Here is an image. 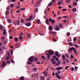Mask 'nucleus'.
I'll list each match as a JSON object with an SVG mask.
<instances>
[{
	"mask_svg": "<svg viewBox=\"0 0 80 80\" xmlns=\"http://www.w3.org/2000/svg\"><path fill=\"white\" fill-rule=\"evenodd\" d=\"M51 61L52 62V64L54 65L56 64L57 62L56 61H55V59H54L53 58L51 59Z\"/></svg>",
	"mask_w": 80,
	"mask_h": 80,
	"instance_id": "f257e3e1",
	"label": "nucleus"
},
{
	"mask_svg": "<svg viewBox=\"0 0 80 80\" xmlns=\"http://www.w3.org/2000/svg\"><path fill=\"white\" fill-rule=\"evenodd\" d=\"M34 58L32 56H31L30 58H28L29 61L32 62L33 61Z\"/></svg>",
	"mask_w": 80,
	"mask_h": 80,
	"instance_id": "f03ea898",
	"label": "nucleus"
},
{
	"mask_svg": "<svg viewBox=\"0 0 80 80\" xmlns=\"http://www.w3.org/2000/svg\"><path fill=\"white\" fill-rule=\"evenodd\" d=\"M32 17H32V15H31L30 16L29 18H27L26 19V21H30L32 19Z\"/></svg>",
	"mask_w": 80,
	"mask_h": 80,
	"instance_id": "7ed1b4c3",
	"label": "nucleus"
},
{
	"mask_svg": "<svg viewBox=\"0 0 80 80\" xmlns=\"http://www.w3.org/2000/svg\"><path fill=\"white\" fill-rule=\"evenodd\" d=\"M72 50H73V52L75 53V54L76 55H77V53H78V51H77L73 47L72 48Z\"/></svg>",
	"mask_w": 80,
	"mask_h": 80,
	"instance_id": "20e7f679",
	"label": "nucleus"
},
{
	"mask_svg": "<svg viewBox=\"0 0 80 80\" xmlns=\"http://www.w3.org/2000/svg\"><path fill=\"white\" fill-rule=\"evenodd\" d=\"M49 20L52 24H54L55 22V21L54 20L52 19L51 18H49Z\"/></svg>",
	"mask_w": 80,
	"mask_h": 80,
	"instance_id": "39448f33",
	"label": "nucleus"
},
{
	"mask_svg": "<svg viewBox=\"0 0 80 80\" xmlns=\"http://www.w3.org/2000/svg\"><path fill=\"white\" fill-rule=\"evenodd\" d=\"M50 34L52 35H55L56 34V32L50 31L49 32Z\"/></svg>",
	"mask_w": 80,
	"mask_h": 80,
	"instance_id": "423d86ee",
	"label": "nucleus"
},
{
	"mask_svg": "<svg viewBox=\"0 0 80 80\" xmlns=\"http://www.w3.org/2000/svg\"><path fill=\"white\" fill-rule=\"evenodd\" d=\"M57 62H56V65L57 66H59L60 64H61L60 60H59V61H57Z\"/></svg>",
	"mask_w": 80,
	"mask_h": 80,
	"instance_id": "0eeeda50",
	"label": "nucleus"
},
{
	"mask_svg": "<svg viewBox=\"0 0 80 80\" xmlns=\"http://www.w3.org/2000/svg\"><path fill=\"white\" fill-rule=\"evenodd\" d=\"M63 68L62 67H58L56 68V70H60Z\"/></svg>",
	"mask_w": 80,
	"mask_h": 80,
	"instance_id": "6e6552de",
	"label": "nucleus"
},
{
	"mask_svg": "<svg viewBox=\"0 0 80 80\" xmlns=\"http://www.w3.org/2000/svg\"><path fill=\"white\" fill-rule=\"evenodd\" d=\"M48 53L51 55H52L54 54V52L51 51H49Z\"/></svg>",
	"mask_w": 80,
	"mask_h": 80,
	"instance_id": "1a4fd4ad",
	"label": "nucleus"
},
{
	"mask_svg": "<svg viewBox=\"0 0 80 80\" xmlns=\"http://www.w3.org/2000/svg\"><path fill=\"white\" fill-rule=\"evenodd\" d=\"M6 65V63L5 61H3L2 62V67H4Z\"/></svg>",
	"mask_w": 80,
	"mask_h": 80,
	"instance_id": "9d476101",
	"label": "nucleus"
},
{
	"mask_svg": "<svg viewBox=\"0 0 80 80\" xmlns=\"http://www.w3.org/2000/svg\"><path fill=\"white\" fill-rule=\"evenodd\" d=\"M73 47L72 48H70V49H68V51L69 52L71 53L72 52V51L73 50Z\"/></svg>",
	"mask_w": 80,
	"mask_h": 80,
	"instance_id": "9b49d317",
	"label": "nucleus"
},
{
	"mask_svg": "<svg viewBox=\"0 0 80 80\" xmlns=\"http://www.w3.org/2000/svg\"><path fill=\"white\" fill-rule=\"evenodd\" d=\"M2 31H3V32H2V34H3V35H5L6 34H7V32L5 30V29H3L2 30Z\"/></svg>",
	"mask_w": 80,
	"mask_h": 80,
	"instance_id": "f8f14e48",
	"label": "nucleus"
},
{
	"mask_svg": "<svg viewBox=\"0 0 80 80\" xmlns=\"http://www.w3.org/2000/svg\"><path fill=\"white\" fill-rule=\"evenodd\" d=\"M43 73L44 74V76H47L48 75V73L46 71H44L43 72Z\"/></svg>",
	"mask_w": 80,
	"mask_h": 80,
	"instance_id": "ddd939ff",
	"label": "nucleus"
},
{
	"mask_svg": "<svg viewBox=\"0 0 80 80\" xmlns=\"http://www.w3.org/2000/svg\"><path fill=\"white\" fill-rule=\"evenodd\" d=\"M45 22L46 24H47L48 25H49V20L48 19H46V21H45Z\"/></svg>",
	"mask_w": 80,
	"mask_h": 80,
	"instance_id": "4468645a",
	"label": "nucleus"
},
{
	"mask_svg": "<svg viewBox=\"0 0 80 80\" xmlns=\"http://www.w3.org/2000/svg\"><path fill=\"white\" fill-rule=\"evenodd\" d=\"M31 24L30 22H28L26 24V25L27 27H29V26H31Z\"/></svg>",
	"mask_w": 80,
	"mask_h": 80,
	"instance_id": "2eb2a0df",
	"label": "nucleus"
},
{
	"mask_svg": "<svg viewBox=\"0 0 80 80\" xmlns=\"http://www.w3.org/2000/svg\"><path fill=\"white\" fill-rule=\"evenodd\" d=\"M19 46H20V44L19 43H17L15 45V47L16 48H18L19 47Z\"/></svg>",
	"mask_w": 80,
	"mask_h": 80,
	"instance_id": "dca6fc26",
	"label": "nucleus"
},
{
	"mask_svg": "<svg viewBox=\"0 0 80 80\" xmlns=\"http://www.w3.org/2000/svg\"><path fill=\"white\" fill-rule=\"evenodd\" d=\"M69 45L71 46V47H73V44L72 42H70L69 43Z\"/></svg>",
	"mask_w": 80,
	"mask_h": 80,
	"instance_id": "f3484780",
	"label": "nucleus"
},
{
	"mask_svg": "<svg viewBox=\"0 0 80 80\" xmlns=\"http://www.w3.org/2000/svg\"><path fill=\"white\" fill-rule=\"evenodd\" d=\"M40 80H45L43 76H41L40 77Z\"/></svg>",
	"mask_w": 80,
	"mask_h": 80,
	"instance_id": "a211bd4d",
	"label": "nucleus"
},
{
	"mask_svg": "<svg viewBox=\"0 0 80 80\" xmlns=\"http://www.w3.org/2000/svg\"><path fill=\"white\" fill-rule=\"evenodd\" d=\"M53 28L51 26H49V30H52Z\"/></svg>",
	"mask_w": 80,
	"mask_h": 80,
	"instance_id": "6ab92c4d",
	"label": "nucleus"
},
{
	"mask_svg": "<svg viewBox=\"0 0 80 80\" xmlns=\"http://www.w3.org/2000/svg\"><path fill=\"white\" fill-rule=\"evenodd\" d=\"M56 29L57 30H59L60 28L58 26H56Z\"/></svg>",
	"mask_w": 80,
	"mask_h": 80,
	"instance_id": "aec40b11",
	"label": "nucleus"
},
{
	"mask_svg": "<svg viewBox=\"0 0 80 80\" xmlns=\"http://www.w3.org/2000/svg\"><path fill=\"white\" fill-rule=\"evenodd\" d=\"M72 11L74 12H76L77 11V9L75 8H73L72 9Z\"/></svg>",
	"mask_w": 80,
	"mask_h": 80,
	"instance_id": "412c9836",
	"label": "nucleus"
},
{
	"mask_svg": "<svg viewBox=\"0 0 80 80\" xmlns=\"http://www.w3.org/2000/svg\"><path fill=\"white\" fill-rule=\"evenodd\" d=\"M7 21L8 23H11L12 22V21L11 19H8Z\"/></svg>",
	"mask_w": 80,
	"mask_h": 80,
	"instance_id": "4be33fe9",
	"label": "nucleus"
},
{
	"mask_svg": "<svg viewBox=\"0 0 80 80\" xmlns=\"http://www.w3.org/2000/svg\"><path fill=\"white\" fill-rule=\"evenodd\" d=\"M46 54L47 55V57L48 59H49L50 56V54H48L47 53Z\"/></svg>",
	"mask_w": 80,
	"mask_h": 80,
	"instance_id": "5701e85b",
	"label": "nucleus"
},
{
	"mask_svg": "<svg viewBox=\"0 0 80 80\" xmlns=\"http://www.w3.org/2000/svg\"><path fill=\"white\" fill-rule=\"evenodd\" d=\"M2 42H3V43H4V44H6L8 42V41L7 40H5L4 41H3Z\"/></svg>",
	"mask_w": 80,
	"mask_h": 80,
	"instance_id": "b1692460",
	"label": "nucleus"
},
{
	"mask_svg": "<svg viewBox=\"0 0 80 80\" xmlns=\"http://www.w3.org/2000/svg\"><path fill=\"white\" fill-rule=\"evenodd\" d=\"M9 11H7L6 12V15H9Z\"/></svg>",
	"mask_w": 80,
	"mask_h": 80,
	"instance_id": "393cba45",
	"label": "nucleus"
},
{
	"mask_svg": "<svg viewBox=\"0 0 80 80\" xmlns=\"http://www.w3.org/2000/svg\"><path fill=\"white\" fill-rule=\"evenodd\" d=\"M27 37L28 38H30L31 37V35L30 34H28L27 35Z\"/></svg>",
	"mask_w": 80,
	"mask_h": 80,
	"instance_id": "a878e982",
	"label": "nucleus"
},
{
	"mask_svg": "<svg viewBox=\"0 0 80 80\" xmlns=\"http://www.w3.org/2000/svg\"><path fill=\"white\" fill-rule=\"evenodd\" d=\"M19 35L21 36H22L23 35V32H21L20 33Z\"/></svg>",
	"mask_w": 80,
	"mask_h": 80,
	"instance_id": "bb28decb",
	"label": "nucleus"
},
{
	"mask_svg": "<svg viewBox=\"0 0 80 80\" xmlns=\"http://www.w3.org/2000/svg\"><path fill=\"white\" fill-rule=\"evenodd\" d=\"M77 3L76 2H73V5H74L76 6L77 5Z\"/></svg>",
	"mask_w": 80,
	"mask_h": 80,
	"instance_id": "cd10ccee",
	"label": "nucleus"
},
{
	"mask_svg": "<svg viewBox=\"0 0 80 80\" xmlns=\"http://www.w3.org/2000/svg\"><path fill=\"white\" fill-rule=\"evenodd\" d=\"M37 22L38 24L40 23V21L39 19H38L37 20Z\"/></svg>",
	"mask_w": 80,
	"mask_h": 80,
	"instance_id": "c85d7f7f",
	"label": "nucleus"
},
{
	"mask_svg": "<svg viewBox=\"0 0 80 80\" xmlns=\"http://www.w3.org/2000/svg\"><path fill=\"white\" fill-rule=\"evenodd\" d=\"M62 58L63 60H65L66 59V57L65 55H63L62 56Z\"/></svg>",
	"mask_w": 80,
	"mask_h": 80,
	"instance_id": "c756f323",
	"label": "nucleus"
},
{
	"mask_svg": "<svg viewBox=\"0 0 80 80\" xmlns=\"http://www.w3.org/2000/svg\"><path fill=\"white\" fill-rule=\"evenodd\" d=\"M15 41L16 42H17L18 41V39L17 38H15Z\"/></svg>",
	"mask_w": 80,
	"mask_h": 80,
	"instance_id": "7c9ffc66",
	"label": "nucleus"
},
{
	"mask_svg": "<svg viewBox=\"0 0 80 80\" xmlns=\"http://www.w3.org/2000/svg\"><path fill=\"white\" fill-rule=\"evenodd\" d=\"M57 77H58V79H61L62 78L60 76H59L58 75L57 76Z\"/></svg>",
	"mask_w": 80,
	"mask_h": 80,
	"instance_id": "2f4dec72",
	"label": "nucleus"
},
{
	"mask_svg": "<svg viewBox=\"0 0 80 80\" xmlns=\"http://www.w3.org/2000/svg\"><path fill=\"white\" fill-rule=\"evenodd\" d=\"M41 57L42 58V59H46V57L44 56H43V55Z\"/></svg>",
	"mask_w": 80,
	"mask_h": 80,
	"instance_id": "473e14b6",
	"label": "nucleus"
},
{
	"mask_svg": "<svg viewBox=\"0 0 80 80\" xmlns=\"http://www.w3.org/2000/svg\"><path fill=\"white\" fill-rule=\"evenodd\" d=\"M10 56H8L6 57V59L8 60L9 59Z\"/></svg>",
	"mask_w": 80,
	"mask_h": 80,
	"instance_id": "72a5a7b5",
	"label": "nucleus"
},
{
	"mask_svg": "<svg viewBox=\"0 0 80 80\" xmlns=\"http://www.w3.org/2000/svg\"><path fill=\"white\" fill-rule=\"evenodd\" d=\"M74 47H75V48H79V47L78 46V45H77L76 44H74Z\"/></svg>",
	"mask_w": 80,
	"mask_h": 80,
	"instance_id": "f704fd0d",
	"label": "nucleus"
},
{
	"mask_svg": "<svg viewBox=\"0 0 80 80\" xmlns=\"http://www.w3.org/2000/svg\"><path fill=\"white\" fill-rule=\"evenodd\" d=\"M20 80H24V78L22 77L20 78Z\"/></svg>",
	"mask_w": 80,
	"mask_h": 80,
	"instance_id": "c9c22d12",
	"label": "nucleus"
},
{
	"mask_svg": "<svg viewBox=\"0 0 80 80\" xmlns=\"http://www.w3.org/2000/svg\"><path fill=\"white\" fill-rule=\"evenodd\" d=\"M10 7L11 8H13L14 7V5L13 4H11Z\"/></svg>",
	"mask_w": 80,
	"mask_h": 80,
	"instance_id": "e433bc0d",
	"label": "nucleus"
},
{
	"mask_svg": "<svg viewBox=\"0 0 80 80\" xmlns=\"http://www.w3.org/2000/svg\"><path fill=\"white\" fill-rule=\"evenodd\" d=\"M67 35L68 36H69L70 35V33L69 32H68Z\"/></svg>",
	"mask_w": 80,
	"mask_h": 80,
	"instance_id": "4c0bfd02",
	"label": "nucleus"
},
{
	"mask_svg": "<svg viewBox=\"0 0 80 80\" xmlns=\"http://www.w3.org/2000/svg\"><path fill=\"white\" fill-rule=\"evenodd\" d=\"M19 39L20 40H22L23 39V37L22 36H20L19 38Z\"/></svg>",
	"mask_w": 80,
	"mask_h": 80,
	"instance_id": "58836bf2",
	"label": "nucleus"
},
{
	"mask_svg": "<svg viewBox=\"0 0 80 80\" xmlns=\"http://www.w3.org/2000/svg\"><path fill=\"white\" fill-rule=\"evenodd\" d=\"M58 54V52L57 51H56L55 52V56H57Z\"/></svg>",
	"mask_w": 80,
	"mask_h": 80,
	"instance_id": "ea45409f",
	"label": "nucleus"
},
{
	"mask_svg": "<svg viewBox=\"0 0 80 80\" xmlns=\"http://www.w3.org/2000/svg\"><path fill=\"white\" fill-rule=\"evenodd\" d=\"M10 52L11 53V55H12L13 53V50H10Z\"/></svg>",
	"mask_w": 80,
	"mask_h": 80,
	"instance_id": "a19ab883",
	"label": "nucleus"
},
{
	"mask_svg": "<svg viewBox=\"0 0 80 80\" xmlns=\"http://www.w3.org/2000/svg\"><path fill=\"white\" fill-rule=\"evenodd\" d=\"M59 26L60 27H61V28H63V25L62 24H59Z\"/></svg>",
	"mask_w": 80,
	"mask_h": 80,
	"instance_id": "79ce46f5",
	"label": "nucleus"
},
{
	"mask_svg": "<svg viewBox=\"0 0 80 80\" xmlns=\"http://www.w3.org/2000/svg\"><path fill=\"white\" fill-rule=\"evenodd\" d=\"M74 58V56L72 55H71V58L72 59Z\"/></svg>",
	"mask_w": 80,
	"mask_h": 80,
	"instance_id": "37998d69",
	"label": "nucleus"
},
{
	"mask_svg": "<svg viewBox=\"0 0 80 80\" xmlns=\"http://www.w3.org/2000/svg\"><path fill=\"white\" fill-rule=\"evenodd\" d=\"M38 33L39 34L41 35V36H42L43 35L42 34V32H38Z\"/></svg>",
	"mask_w": 80,
	"mask_h": 80,
	"instance_id": "c03bdc74",
	"label": "nucleus"
},
{
	"mask_svg": "<svg viewBox=\"0 0 80 80\" xmlns=\"http://www.w3.org/2000/svg\"><path fill=\"white\" fill-rule=\"evenodd\" d=\"M52 2H50L49 3L48 6H52Z\"/></svg>",
	"mask_w": 80,
	"mask_h": 80,
	"instance_id": "a18cd8bd",
	"label": "nucleus"
},
{
	"mask_svg": "<svg viewBox=\"0 0 80 80\" xmlns=\"http://www.w3.org/2000/svg\"><path fill=\"white\" fill-rule=\"evenodd\" d=\"M57 57H58V58H60L61 57L60 54H58V55L56 56Z\"/></svg>",
	"mask_w": 80,
	"mask_h": 80,
	"instance_id": "49530a36",
	"label": "nucleus"
},
{
	"mask_svg": "<svg viewBox=\"0 0 80 80\" xmlns=\"http://www.w3.org/2000/svg\"><path fill=\"white\" fill-rule=\"evenodd\" d=\"M21 22L22 23H23L24 22V20L23 19H21Z\"/></svg>",
	"mask_w": 80,
	"mask_h": 80,
	"instance_id": "de8ad7c7",
	"label": "nucleus"
},
{
	"mask_svg": "<svg viewBox=\"0 0 80 80\" xmlns=\"http://www.w3.org/2000/svg\"><path fill=\"white\" fill-rule=\"evenodd\" d=\"M17 23L18 24H20V21H19V20H18L17 21Z\"/></svg>",
	"mask_w": 80,
	"mask_h": 80,
	"instance_id": "09e8293b",
	"label": "nucleus"
},
{
	"mask_svg": "<svg viewBox=\"0 0 80 80\" xmlns=\"http://www.w3.org/2000/svg\"><path fill=\"white\" fill-rule=\"evenodd\" d=\"M32 70L33 71H37V69L36 68H34Z\"/></svg>",
	"mask_w": 80,
	"mask_h": 80,
	"instance_id": "8fccbe9b",
	"label": "nucleus"
},
{
	"mask_svg": "<svg viewBox=\"0 0 80 80\" xmlns=\"http://www.w3.org/2000/svg\"><path fill=\"white\" fill-rule=\"evenodd\" d=\"M13 24H14L15 25H17V23L16 22H13Z\"/></svg>",
	"mask_w": 80,
	"mask_h": 80,
	"instance_id": "3c124183",
	"label": "nucleus"
},
{
	"mask_svg": "<svg viewBox=\"0 0 80 80\" xmlns=\"http://www.w3.org/2000/svg\"><path fill=\"white\" fill-rule=\"evenodd\" d=\"M34 11L35 12H37V11H38V8H36V9H35Z\"/></svg>",
	"mask_w": 80,
	"mask_h": 80,
	"instance_id": "603ef678",
	"label": "nucleus"
},
{
	"mask_svg": "<svg viewBox=\"0 0 80 80\" xmlns=\"http://www.w3.org/2000/svg\"><path fill=\"white\" fill-rule=\"evenodd\" d=\"M21 11H22V10H23V11H25V8H21Z\"/></svg>",
	"mask_w": 80,
	"mask_h": 80,
	"instance_id": "864d4df0",
	"label": "nucleus"
},
{
	"mask_svg": "<svg viewBox=\"0 0 80 80\" xmlns=\"http://www.w3.org/2000/svg\"><path fill=\"white\" fill-rule=\"evenodd\" d=\"M34 61H35V62L37 61H38V58H35Z\"/></svg>",
	"mask_w": 80,
	"mask_h": 80,
	"instance_id": "5fc2aeb1",
	"label": "nucleus"
},
{
	"mask_svg": "<svg viewBox=\"0 0 80 80\" xmlns=\"http://www.w3.org/2000/svg\"><path fill=\"white\" fill-rule=\"evenodd\" d=\"M11 62L12 63H15L14 61H13V59H12L11 60Z\"/></svg>",
	"mask_w": 80,
	"mask_h": 80,
	"instance_id": "6e6d98bb",
	"label": "nucleus"
},
{
	"mask_svg": "<svg viewBox=\"0 0 80 80\" xmlns=\"http://www.w3.org/2000/svg\"><path fill=\"white\" fill-rule=\"evenodd\" d=\"M56 61H57V62L58 61H59L58 58V57L56 58Z\"/></svg>",
	"mask_w": 80,
	"mask_h": 80,
	"instance_id": "4d7b16f0",
	"label": "nucleus"
},
{
	"mask_svg": "<svg viewBox=\"0 0 80 80\" xmlns=\"http://www.w3.org/2000/svg\"><path fill=\"white\" fill-rule=\"evenodd\" d=\"M3 29V26H0V30H2Z\"/></svg>",
	"mask_w": 80,
	"mask_h": 80,
	"instance_id": "13d9d810",
	"label": "nucleus"
},
{
	"mask_svg": "<svg viewBox=\"0 0 80 80\" xmlns=\"http://www.w3.org/2000/svg\"><path fill=\"white\" fill-rule=\"evenodd\" d=\"M74 69H75V70H77V69H78V67L77 66H75Z\"/></svg>",
	"mask_w": 80,
	"mask_h": 80,
	"instance_id": "bf43d9fd",
	"label": "nucleus"
},
{
	"mask_svg": "<svg viewBox=\"0 0 80 80\" xmlns=\"http://www.w3.org/2000/svg\"><path fill=\"white\" fill-rule=\"evenodd\" d=\"M69 66H66V67H65V69L66 70H67L68 68H69Z\"/></svg>",
	"mask_w": 80,
	"mask_h": 80,
	"instance_id": "052dcab7",
	"label": "nucleus"
},
{
	"mask_svg": "<svg viewBox=\"0 0 80 80\" xmlns=\"http://www.w3.org/2000/svg\"><path fill=\"white\" fill-rule=\"evenodd\" d=\"M1 39L2 40H4L5 39V38L4 37H1Z\"/></svg>",
	"mask_w": 80,
	"mask_h": 80,
	"instance_id": "680f3d73",
	"label": "nucleus"
},
{
	"mask_svg": "<svg viewBox=\"0 0 80 80\" xmlns=\"http://www.w3.org/2000/svg\"><path fill=\"white\" fill-rule=\"evenodd\" d=\"M67 10L66 9H63L62 10L63 11H66Z\"/></svg>",
	"mask_w": 80,
	"mask_h": 80,
	"instance_id": "e2e57ef3",
	"label": "nucleus"
},
{
	"mask_svg": "<svg viewBox=\"0 0 80 80\" xmlns=\"http://www.w3.org/2000/svg\"><path fill=\"white\" fill-rule=\"evenodd\" d=\"M66 56L68 58H69V56L68 55V54H66Z\"/></svg>",
	"mask_w": 80,
	"mask_h": 80,
	"instance_id": "0e129e2a",
	"label": "nucleus"
},
{
	"mask_svg": "<svg viewBox=\"0 0 80 80\" xmlns=\"http://www.w3.org/2000/svg\"><path fill=\"white\" fill-rule=\"evenodd\" d=\"M74 70V68H71V71H73Z\"/></svg>",
	"mask_w": 80,
	"mask_h": 80,
	"instance_id": "69168bd1",
	"label": "nucleus"
},
{
	"mask_svg": "<svg viewBox=\"0 0 80 80\" xmlns=\"http://www.w3.org/2000/svg\"><path fill=\"white\" fill-rule=\"evenodd\" d=\"M61 18H62V17H59L58 18V20L60 19H61Z\"/></svg>",
	"mask_w": 80,
	"mask_h": 80,
	"instance_id": "338daca9",
	"label": "nucleus"
},
{
	"mask_svg": "<svg viewBox=\"0 0 80 80\" xmlns=\"http://www.w3.org/2000/svg\"><path fill=\"white\" fill-rule=\"evenodd\" d=\"M63 22H65V23H66V22H67V20H63Z\"/></svg>",
	"mask_w": 80,
	"mask_h": 80,
	"instance_id": "774afa93",
	"label": "nucleus"
}]
</instances>
